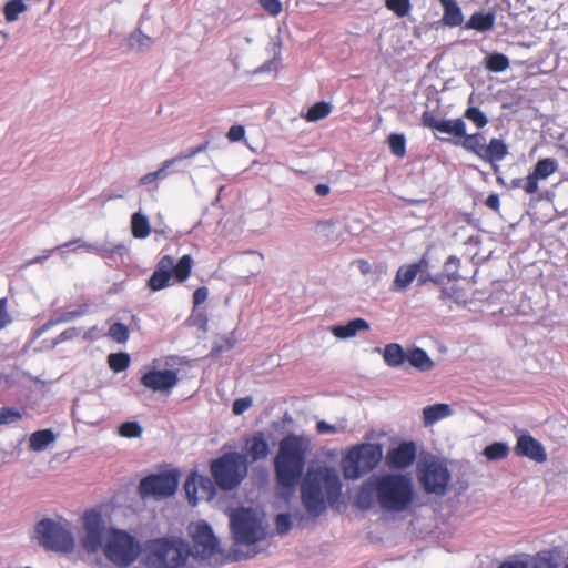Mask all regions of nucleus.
<instances>
[{
    "mask_svg": "<svg viewBox=\"0 0 568 568\" xmlns=\"http://www.w3.org/2000/svg\"><path fill=\"white\" fill-rule=\"evenodd\" d=\"M119 434L126 438H136L142 434V427L136 422H124L119 427Z\"/></svg>",
    "mask_w": 568,
    "mask_h": 568,
    "instance_id": "40",
    "label": "nucleus"
},
{
    "mask_svg": "<svg viewBox=\"0 0 568 568\" xmlns=\"http://www.w3.org/2000/svg\"><path fill=\"white\" fill-rule=\"evenodd\" d=\"M383 457L379 444L363 443L351 447L341 467L346 479L355 480L372 471Z\"/></svg>",
    "mask_w": 568,
    "mask_h": 568,
    "instance_id": "8",
    "label": "nucleus"
},
{
    "mask_svg": "<svg viewBox=\"0 0 568 568\" xmlns=\"http://www.w3.org/2000/svg\"><path fill=\"white\" fill-rule=\"evenodd\" d=\"M315 193L320 196H325L329 193V187L326 184H317L315 186Z\"/></svg>",
    "mask_w": 568,
    "mask_h": 568,
    "instance_id": "59",
    "label": "nucleus"
},
{
    "mask_svg": "<svg viewBox=\"0 0 568 568\" xmlns=\"http://www.w3.org/2000/svg\"><path fill=\"white\" fill-rule=\"evenodd\" d=\"M87 308L85 307H81L79 310H75V311H68V312H62L60 314H57L52 317L49 318L48 322H45L41 328L39 329V334L50 329L51 327L58 325V324H62V323H67V322H70V321H73L80 316H82L84 313H85Z\"/></svg>",
    "mask_w": 568,
    "mask_h": 568,
    "instance_id": "29",
    "label": "nucleus"
},
{
    "mask_svg": "<svg viewBox=\"0 0 568 568\" xmlns=\"http://www.w3.org/2000/svg\"><path fill=\"white\" fill-rule=\"evenodd\" d=\"M498 568H529L528 564L523 560L504 561Z\"/></svg>",
    "mask_w": 568,
    "mask_h": 568,
    "instance_id": "57",
    "label": "nucleus"
},
{
    "mask_svg": "<svg viewBox=\"0 0 568 568\" xmlns=\"http://www.w3.org/2000/svg\"><path fill=\"white\" fill-rule=\"evenodd\" d=\"M464 118L473 122L477 129H483L488 123L486 114L477 106H469L466 109Z\"/></svg>",
    "mask_w": 568,
    "mask_h": 568,
    "instance_id": "38",
    "label": "nucleus"
},
{
    "mask_svg": "<svg viewBox=\"0 0 568 568\" xmlns=\"http://www.w3.org/2000/svg\"><path fill=\"white\" fill-rule=\"evenodd\" d=\"M210 470L215 484L223 490L237 487L247 474L245 457L239 453H225L211 463Z\"/></svg>",
    "mask_w": 568,
    "mask_h": 568,
    "instance_id": "10",
    "label": "nucleus"
},
{
    "mask_svg": "<svg viewBox=\"0 0 568 568\" xmlns=\"http://www.w3.org/2000/svg\"><path fill=\"white\" fill-rule=\"evenodd\" d=\"M416 455L417 446L414 442H402L387 452L385 460L389 468L405 469L415 462Z\"/></svg>",
    "mask_w": 568,
    "mask_h": 568,
    "instance_id": "17",
    "label": "nucleus"
},
{
    "mask_svg": "<svg viewBox=\"0 0 568 568\" xmlns=\"http://www.w3.org/2000/svg\"><path fill=\"white\" fill-rule=\"evenodd\" d=\"M407 353L397 343L387 344L383 351V359L389 367H398L404 364Z\"/></svg>",
    "mask_w": 568,
    "mask_h": 568,
    "instance_id": "27",
    "label": "nucleus"
},
{
    "mask_svg": "<svg viewBox=\"0 0 568 568\" xmlns=\"http://www.w3.org/2000/svg\"><path fill=\"white\" fill-rule=\"evenodd\" d=\"M109 336L118 343H124L129 338V329L122 323H114L109 328Z\"/></svg>",
    "mask_w": 568,
    "mask_h": 568,
    "instance_id": "43",
    "label": "nucleus"
},
{
    "mask_svg": "<svg viewBox=\"0 0 568 568\" xmlns=\"http://www.w3.org/2000/svg\"><path fill=\"white\" fill-rule=\"evenodd\" d=\"M194 265L193 257L185 254L174 263L171 255H163L156 263L155 270L148 281L151 291L156 292L170 285L171 278L178 283L185 282L192 272Z\"/></svg>",
    "mask_w": 568,
    "mask_h": 568,
    "instance_id": "9",
    "label": "nucleus"
},
{
    "mask_svg": "<svg viewBox=\"0 0 568 568\" xmlns=\"http://www.w3.org/2000/svg\"><path fill=\"white\" fill-rule=\"evenodd\" d=\"M355 263L363 275H367L372 272V265L367 260L358 258Z\"/></svg>",
    "mask_w": 568,
    "mask_h": 568,
    "instance_id": "56",
    "label": "nucleus"
},
{
    "mask_svg": "<svg viewBox=\"0 0 568 568\" xmlns=\"http://www.w3.org/2000/svg\"><path fill=\"white\" fill-rule=\"evenodd\" d=\"M508 67L509 60L503 53H491L486 58V68L491 72H503Z\"/></svg>",
    "mask_w": 568,
    "mask_h": 568,
    "instance_id": "35",
    "label": "nucleus"
},
{
    "mask_svg": "<svg viewBox=\"0 0 568 568\" xmlns=\"http://www.w3.org/2000/svg\"><path fill=\"white\" fill-rule=\"evenodd\" d=\"M209 146V142H204L203 144L196 146V148H192L185 152H182L180 153L179 155L172 158V159H169V160H165L162 164H161V168H159L156 171L152 172L155 176V179L158 180H162L164 179L168 173H166V170L172 166L174 163L176 162H181L183 160H187V159H191L193 156H195L196 154L205 151Z\"/></svg>",
    "mask_w": 568,
    "mask_h": 568,
    "instance_id": "22",
    "label": "nucleus"
},
{
    "mask_svg": "<svg viewBox=\"0 0 568 568\" xmlns=\"http://www.w3.org/2000/svg\"><path fill=\"white\" fill-rule=\"evenodd\" d=\"M514 452L517 456L527 457L539 464L547 460L545 447L529 434L518 436Z\"/></svg>",
    "mask_w": 568,
    "mask_h": 568,
    "instance_id": "18",
    "label": "nucleus"
},
{
    "mask_svg": "<svg viewBox=\"0 0 568 568\" xmlns=\"http://www.w3.org/2000/svg\"><path fill=\"white\" fill-rule=\"evenodd\" d=\"M332 111V105L327 102H316L307 110L305 119L308 122H316L328 116Z\"/></svg>",
    "mask_w": 568,
    "mask_h": 568,
    "instance_id": "33",
    "label": "nucleus"
},
{
    "mask_svg": "<svg viewBox=\"0 0 568 568\" xmlns=\"http://www.w3.org/2000/svg\"><path fill=\"white\" fill-rule=\"evenodd\" d=\"M419 480L426 493L442 496L447 491L450 473L443 462L429 460L420 469Z\"/></svg>",
    "mask_w": 568,
    "mask_h": 568,
    "instance_id": "13",
    "label": "nucleus"
},
{
    "mask_svg": "<svg viewBox=\"0 0 568 568\" xmlns=\"http://www.w3.org/2000/svg\"><path fill=\"white\" fill-rule=\"evenodd\" d=\"M108 364L114 372H123L130 365V356L126 353H112L108 356Z\"/></svg>",
    "mask_w": 568,
    "mask_h": 568,
    "instance_id": "36",
    "label": "nucleus"
},
{
    "mask_svg": "<svg viewBox=\"0 0 568 568\" xmlns=\"http://www.w3.org/2000/svg\"><path fill=\"white\" fill-rule=\"evenodd\" d=\"M81 546L88 554L103 550L105 558L119 567H128L141 552L138 540L126 531L105 526L102 514L85 510L82 516Z\"/></svg>",
    "mask_w": 568,
    "mask_h": 568,
    "instance_id": "1",
    "label": "nucleus"
},
{
    "mask_svg": "<svg viewBox=\"0 0 568 568\" xmlns=\"http://www.w3.org/2000/svg\"><path fill=\"white\" fill-rule=\"evenodd\" d=\"M55 439L51 429L37 430L30 436L29 446L31 450L41 452L45 449Z\"/></svg>",
    "mask_w": 568,
    "mask_h": 568,
    "instance_id": "28",
    "label": "nucleus"
},
{
    "mask_svg": "<svg viewBox=\"0 0 568 568\" xmlns=\"http://www.w3.org/2000/svg\"><path fill=\"white\" fill-rule=\"evenodd\" d=\"M406 361L419 372H428L434 367L433 359L420 347L408 349Z\"/></svg>",
    "mask_w": 568,
    "mask_h": 568,
    "instance_id": "24",
    "label": "nucleus"
},
{
    "mask_svg": "<svg viewBox=\"0 0 568 568\" xmlns=\"http://www.w3.org/2000/svg\"><path fill=\"white\" fill-rule=\"evenodd\" d=\"M68 526V521L61 523L49 518L40 520L36 526L39 544L48 550L71 552L75 542Z\"/></svg>",
    "mask_w": 568,
    "mask_h": 568,
    "instance_id": "11",
    "label": "nucleus"
},
{
    "mask_svg": "<svg viewBox=\"0 0 568 568\" xmlns=\"http://www.w3.org/2000/svg\"><path fill=\"white\" fill-rule=\"evenodd\" d=\"M81 333V329L78 327H69L64 329L62 333H60L53 341L54 345H58L60 343H63L65 341H70L73 338H77Z\"/></svg>",
    "mask_w": 568,
    "mask_h": 568,
    "instance_id": "48",
    "label": "nucleus"
},
{
    "mask_svg": "<svg viewBox=\"0 0 568 568\" xmlns=\"http://www.w3.org/2000/svg\"><path fill=\"white\" fill-rule=\"evenodd\" d=\"M450 415L452 408L448 404H435L423 408V422L425 426H432Z\"/></svg>",
    "mask_w": 568,
    "mask_h": 568,
    "instance_id": "25",
    "label": "nucleus"
},
{
    "mask_svg": "<svg viewBox=\"0 0 568 568\" xmlns=\"http://www.w3.org/2000/svg\"><path fill=\"white\" fill-rule=\"evenodd\" d=\"M275 527L278 535H285L291 530L292 523L288 514H278L275 518Z\"/></svg>",
    "mask_w": 568,
    "mask_h": 568,
    "instance_id": "45",
    "label": "nucleus"
},
{
    "mask_svg": "<svg viewBox=\"0 0 568 568\" xmlns=\"http://www.w3.org/2000/svg\"><path fill=\"white\" fill-rule=\"evenodd\" d=\"M179 486V476L175 473L152 474L141 479L139 493L145 497H169L173 495Z\"/></svg>",
    "mask_w": 568,
    "mask_h": 568,
    "instance_id": "14",
    "label": "nucleus"
},
{
    "mask_svg": "<svg viewBox=\"0 0 568 568\" xmlns=\"http://www.w3.org/2000/svg\"><path fill=\"white\" fill-rule=\"evenodd\" d=\"M443 7L442 23L449 28L462 26L464 16L456 0H438Z\"/></svg>",
    "mask_w": 568,
    "mask_h": 568,
    "instance_id": "21",
    "label": "nucleus"
},
{
    "mask_svg": "<svg viewBox=\"0 0 568 568\" xmlns=\"http://www.w3.org/2000/svg\"><path fill=\"white\" fill-rule=\"evenodd\" d=\"M245 449L253 462L265 458L270 453V446L264 433L257 432L245 439Z\"/></svg>",
    "mask_w": 568,
    "mask_h": 568,
    "instance_id": "20",
    "label": "nucleus"
},
{
    "mask_svg": "<svg viewBox=\"0 0 568 568\" xmlns=\"http://www.w3.org/2000/svg\"><path fill=\"white\" fill-rule=\"evenodd\" d=\"M245 135V129L243 125H232L226 134L231 142H239Z\"/></svg>",
    "mask_w": 568,
    "mask_h": 568,
    "instance_id": "51",
    "label": "nucleus"
},
{
    "mask_svg": "<svg viewBox=\"0 0 568 568\" xmlns=\"http://www.w3.org/2000/svg\"><path fill=\"white\" fill-rule=\"evenodd\" d=\"M164 366H169V358L165 359Z\"/></svg>",
    "mask_w": 568,
    "mask_h": 568,
    "instance_id": "64",
    "label": "nucleus"
},
{
    "mask_svg": "<svg viewBox=\"0 0 568 568\" xmlns=\"http://www.w3.org/2000/svg\"><path fill=\"white\" fill-rule=\"evenodd\" d=\"M509 454V447L506 443L495 442L486 446L483 450V455L487 460H501L505 459Z\"/></svg>",
    "mask_w": 568,
    "mask_h": 568,
    "instance_id": "31",
    "label": "nucleus"
},
{
    "mask_svg": "<svg viewBox=\"0 0 568 568\" xmlns=\"http://www.w3.org/2000/svg\"><path fill=\"white\" fill-rule=\"evenodd\" d=\"M191 546L180 537L149 540L143 550L145 568H194Z\"/></svg>",
    "mask_w": 568,
    "mask_h": 568,
    "instance_id": "6",
    "label": "nucleus"
},
{
    "mask_svg": "<svg viewBox=\"0 0 568 568\" xmlns=\"http://www.w3.org/2000/svg\"><path fill=\"white\" fill-rule=\"evenodd\" d=\"M342 483L335 469L320 467L306 473L301 485V499L306 511L317 517L326 509V503L338 501Z\"/></svg>",
    "mask_w": 568,
    "mask_h": 568,
    "instance_id": "5",
    "label": "nucleus"
},
{
    "mask_svg": "<svg viewBox=\"0 0 568 568\" xmlns=\"http://www.w3.org/2000/svg\"><path fill=\"white\" fill-rule=\"evenodd\" d=\"M160 363V359H154L153 367L141 376L140 383L153 393L170 394L179 384V373L175 369H159Z\"/></svg>",
    "mask_w": 568,
    "mask_h": 568,
    "instance_id": "15",
    "label": "nucleus"
},
{
    "mask_svg": "<svg viewBox=\"0 0 568 568\" xmlns=\"http://www.w3.org/2000/svg\"><path fill=\"white\" fill-rule=\"evenodd\" d=\"M460 260L455 255H450L445 262V272L448 281H457L460 278L458 273Z\"/></svg>",
    "mask_w": 568,
    "mask_h": 568,
    "instance_id": "41",
    "label": "nucleus"
},
{
    "mask_svg": "<svg viewBox=\"0 0 568 568\" xmlns=\"http://www.w3.org/2000/svg\"><path fill=\"white\" fill-rule=\"evenodd\" d=\"M209 295V291L205 286L197 287L193 293V304L194 307L203 304Z\"/></svg>",
    "mask_w": 568,
    "mask_h": 568,
    "instance_id": "52",
    "label": "nucleus"
},
{
    "mask_svg": "<svg viewBox=\"0 0 568 568\" xmlns=\"http://www.w3.org/2000/svg\"><path fill=\"white\" fill-rule=\"evenodd\" d=\"M485 205L494 211H498L500 206L499 196L496 193H493L487 196L485 200Z\"/></svg>",
    "mask_w": 568,
    "mask_h": 568,
    "instance_id": "55",
    "label": "nucleus"
},
{
    "mask_svg": "<svg viewBox=\"0 0 568 568\" xmlns=\"http://www.w3.org/2000/svg\"><path fill=\"white\" fill-rule=\"evenodd\" d=\"M532 568H557V566L550 558L538 556L532 565Z\"/></svg>",
    "mask_w": 568,
    "mask_h": 568,
    "instance_id": "54",
    "label": "nucleus"
},
{
    "mask_svg": "<svg viewBox=\"0 0 568 568\" xmlns=\"http://www.w3.org/2000/svg\"><path fill=\"white\" fill-rule=\"evenodd\" d=\"M511 186L513 187H520V189H523L524 187V178L514 179L511 181Z\"/></svg>",
    "mask_w": 568,
    "mask_h": 568,
    "instance_id": "61",
    "label": "nucleus"
},
{
    "mask_svg": "<svg viewBox=\"0 0 568 568\" xmlns=\"http://www.w3.org/2000/svg\"><path fill=\"white\" fill-rule=\"evenodd\" d=\"M27 10L23 0H10L4 4L3 13L8 22H13L18 19L19 14Z\"/></svg>",
    "mask_w": 568,
    "mask_h": 568,
    "instance_id": "34",
    "label": "nucleus"
},
{
    "mask_svg": "<svg viewBox=\"0 0 568 568\" xmlns=\"http://www.w3.org/2000/svg\"><path fill=\"white\" fill-rule=\"evenodd\" d=\"M156 180L158 179H155L154 174L152 172H150V173H146L143 176H141L139 183L141 185H148V184L155 182Z\"/></svg>",
    "mask_w": 568,
    "mask_h": 568,
    "instance_id": "58",
    "label": "nucleus"
},
{
    "mask_svg": "<svg viewBox=\"0 0 568 568\" xmlns=\"http://www.w3.org/2000/svg\"><path fill=\"white\" fill-rule=\"evenodd\" d=\"M334 223L332 221H324V222H321L320 225L322 226H332Z\"/></svg>",
    "mask_w": 568,
    "mask_h": 568,
    "instance_id": "62",
    "label": "nucleus"
},
{
    "mask_svg": "<svg viewBox=\"0 0 568 568\" xmlns=\"http://www.w3.org/2000/svg\"><path fill=\"white\" fill-rule=\"evenodd\" d=\"M184 490L192 506H195L200 500H211L215 494L212 480L195 473L185 480Z\"/></svg>",
    "mask_w": 568,
    "mask_h": 568,
    "instance_id": "16",
    "label": "nucleus"
},
{
    "mask_svg": "<svg viewBox=\"0 0 568 568\" xmlns=\"http://www.w3.org/2000/svg\"><path fill=\"white\" fill-rule=\"evenodd\" d=\"M428 267V260L426 256H423L419 261L408 264L402 265L395 275L394 278V290L403 291L407 288L413 281L416 278L419 272L425 271Z\"/></svg>",
    "mask_w": 568,
    "mask_h": 568,
    "instance_id": "19",
    "label": "nucleus"
},
{
    "mask_svg": "<svg viewBox=\"0 0 568 568\" xmlns=\"http://www.w3.org/2000/svg\"><path fill=\"white\" fill-rule=\"evenodd\" d=\"M230 526L234 538L235 559L253 557L256 550L251 548L264 538V530L254 511L250 508L233 510L230 514Z\"/></svg>",
    "mask_w": 568,
    "mask_h": 568,
    "instance_id": "7",
    "label": "nucleus"
},
{
    "mask_svg": "<svg viewBox=\"0 0 568 568\" xmlns=\"http://www.w3.org/2000/svg\"><path fill=\"white\" fill-rule=\"evenodd\" d=\"M152 43V39L149 36L141 34L139 38V44L141 47H149Z\"/></svg>",
    "mask_w": 568,
    "mask_h": 568,
    "instance_id": "60",
    "label": "nucleus"
},
{
    "mask_svg": "<svg viewBox=\"0 0 568 568\" xmlns=\"http://www.w3.org/2000/svg\"><path fill=\"white\" fill-rule=\"evenodd\" d=\"M190 535L192 556L210 561L221 555L220 541L207 523L197 521L191 525Z\"/></svg>",
    "mask_w": 568,
    "mask_h": 568,
    "instance_id": "12",
    "label": "nucleus"
},
{
    "mask_svg": "<svg viewBox=\"0 0 568 568\" xmlns=\"http://www.w3.org/2000/svg\"><path fill=\"white\" fill-rule=\"evenodd\" d=\"M385 7L398 18L406 17L412 9L410 0H385Z\"/></svg>",
    "mask_w": 568,
    "mask_h": 568,
    "instance_id": "39",
    "label": "nucleus"
},
{
    "mask_svg": "<svg viewBox=\"0 0 568 568\" xmlns=\"http://www.w3.org/2000/svg\"><path fill=\"white\" fill-rule=\"evenodd\" d=\"M369 324L363 318H355L345 325H335L331 328L333 335L337 338H349L357 334L359 331H368Z\"/></svg>",
    "mask_w": 568,
    "mask_h": 568,
    "instance_id": "23",
    "label": "nucleus"
},
{
    "mask_svg": "<svg viewBox=\"0 0 568 568\" xmlns=\"http://www.w3.org/2000/svg\"><path fill=\"white\" fill-rule=\"evenodd\" d=\"M22 418V414L13 407L0 408V425L11 424Z\"/></svg>",
    "mask_w": 568,
    "mask_h": 568,
    "instance_id": "44",
    "label": "nucleus"
},
{
    "mask_svg": "<svg viewBox=\"0 0 568 568\" xmlns=\"http://www.w3.org/2000/svg\"><path fill=\"white\" fill-rule=\"evenodd\" d=\"M311 449V440L304 435L288 434L278 444V450L274 458V470L278 487L291 496L300 481L306 457Z\"/></svg>",
    "mask_w": 568,
    "mask_h": 568,
    "instance_id": "4",
    "label": "nucleus"
},
{
    "mask_svg": "<svg viewBox=\"0 0 568 568\" xmlns=\"http://www.w3.org/2000/svg\"><path fill=\"white\" fill-rule=\"evenodd\" d=\"M388 146L390 149V152L398 156L403 158L406 154V140L403 134L398 133H392L388 139Z\"/></svg>",
    "mask_w": 568,
    "mask_h": 568,
    "instance_id": "37",
    "label": "nucleus"
},
{
    "mask_svg": "<svg viewBox=\"0 0 568 568\" xmlns=\"http://www.w3.org/2000/svg\"><path fill=\"white\" fill-rule=\"evenodd\" d=\"M81 246L84 247L85 250L90 251V252H94V253L99 254L102 257L110 256V255H112L114 253H120L122 250H124V245H122V244L115 245L112 248H106V247H103V246H98V245H94V244H91V243H84L83 242V243H81Z\"/></svg>",
    "mask_w": 568,
    "mask_h": 568,
    "instance_id": "42",
    "label": "nucleus"
},
{
    "mask_svg": "<svg viewBox=\"0 0 568 568\" xmlns=\"http://www.w3.org/2000/svg\"><path fill=\"white\" fill-rule=\"evenodd\" d=\"M538 181H539V179L532 172H530L526 178H524V187H523V190L527 194L536 193L538 191V189H539Z\"/></svg>",
    "mask_w": 568,
    "mask_h": 568,
    "instance_id": "49",
    "label": "nucleus"
},
{
    "mask_svg": "<svg viewBox=\"0 0 568 568\" xmlns=\"http://www.w3.org/2000/svg\"><path fill=\"white\" fill-rule=\"evenodd\" d=\"M12 317L8 312V300L6 297L0 298V331L11 324Z\"/></svg>",
    "mask_w": 568,
    "mask_h": 568,
    "instance_id": "47",
    "label": "nucleus"
},
{
    "mask_svg": "<svg viewBox=\"0 0 568 568\" xmlns=\"http://www.w3.org/2000/svg\"><path fill=\"white\" fill-rule=\"evenodd\" d=\"M495 24V14L493 12H475L466 22V29H473L478 32L491 30Z\"/></svg>",
    "mask_w": 568,
    "mask_h": 568,
    "instance_id": "26",
    "label": "nucleus"
},
{
    "mask_svg": "<svg viewBox=\"0 0 568 568\" xmlns=\"http://www.w3.org/2000/svg\"><path fill=\"white\" fill-rule=\"evenodd\" d=\"M374 499L387 511H403L414 499V487L409 477L402 474H386L364 481L356 496L362 509L372 507Z\"/></svg>",
    "mask_w": 568,
    "mask_h": 568,
    "instance_id": "2",
    "label": "nucleus"
},
{
    "mask_svg": "<svg viewBox=\"0 0 568 568\" xmlns=\"http://www.w3.org/2000/svg\"><path fill=\"white\" fill-rule=\"evenodd\" d=\"M73 243H81V240H74L73 242H69V243L64 244V246H70Z\"/></svg>",
    "mask_w": 568,
    "mask_h": 568,
    "instance_id": "63",
    "label": "nucleus"
},
{
    "mask_svg": "<svg viewBox=\"0 0 568 568\" xmlns=\"http://www.w3.org/2000/svg\"><path fill=\"white\" fill-rule=\"evenodd\" d=\"M420 121L424 128L453 135L456 139H463L460 142L455 141L454 144L462 145L464 150L473 153L484 162L491 164L500 162L508 154V146L501 139L493 138L486 144L483 133L467 134L466 123L462 118L438 120L433 112L424 111Z\"/></svg>",
    "mask_w": 568,
    "mask_h": 568,
    "instance_id": "3",
    "label": "nucleus"
},
{
    "mask_svg": "<svg viewBox=\"0 0 568 568\" xmlns=\"http://www.w3.org/2000/svg\"><path fill=\"white\" fill-rule=\"evenodd\" d=\"M258 3L273 17L278 16L282 11V3L280 0H258Z\"/></svg>",
    "mask_w": 568,
    "mask_h": 568,
    "instance_id": "46",
    "label": "nucleus"
},
{
    "mask_svg": "<svg viewBox=\"0 0 568 568\" xmlns=\"http://www.w3.org/2000/svg\"><path fill=\"white\" fill-rule=\"evenodd\" d=\"M557 170V162L554 159L545 158L538 160L536 163L532 173L539 179L545 180L549 175L554 174Z\"/></svg>",
    "mask_w": 568,
    "mask_h": 568,
    "instance_id": "32",
    "label": "nucleus"
},
{
    "mask_svg": "<svg viewBox=\"0 0 568 568\" xmlns=\"http://www.w3.org/2000/svg\"><path fill=\"white\" fill-rule=\"evenodd\" d=\"M252 406V399L250 397H242L234 400L232 410L235 415H241Z\"/></svg>",
    "mask_w": 568,
    "mask_h": 568,
    "instance_id": "50",
    "label": "nucleus"
},
{
    "mask_svg": "<svg viewBox=\"0 0 568 568\" xmlns=\"http://www.w3.org/2000/svg\"><path fill=\"white\" fill-rule=\"evenodd\" d=\"M316 432L318 434H336L338 429L335 425L328 424L325 420H318L316 423Z\"/></svg>",
    "mask_w": 568,
    "mask_h": 568,
    "instance_id": "53",
    "label": "nucleus"
},
{
    "mask_svg": "<svg viewBox=\"0 0 568 568\" xmlns=\"http://www.w3.org/2000/svg\"><path fill=\"white\" fill-rule=\"evenodd\" d=\"M131 232L135 239H146L151 233L148 217L140 212L133 213L131 216Z\"/></svg>",
    "mask_w": 568,
    "mask_h": 568,
    "instance_id": "30",
    "label": "nucleus"
}]
</instances>
